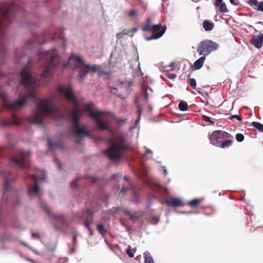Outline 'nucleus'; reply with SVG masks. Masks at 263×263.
<instances>
[{"instance_id":"obj_47","label":"nucleus","mask_w":263,"mask_h":263,"mask_svg":"<svg viewBox=\"0 0 263 263\" xmlns=\"http://www.w3.org/2000/svg\"><path fill=\"white\" fill-rule=\"evenodd\" d=\"M55 162L58 165L59 169L62 168V164L58 159H55Z\"/></svg>"},{"instance_id":"obj_38","label":"nucleus","mask_w":263,"mask_h":263,"mask_svg":"<svg viewBox=\"0 0 263 263\" xmlns=\"http://www.w3.org/2000/svg\"><path fill=\"white\" fill-rule=\"evenodd\" d=\"M230 118L232 120H233L234 119H236L239 121H241L242 119L241 117L240 116H239L238 115H236L231 116Z\"/></svg>"},{"instance_id":"obj_20","label":"nucleus","mask_w":263,"mask_h":263,"mask_svg":"<svg viewBox=\"0 0 263 263\" xmlns=\"http://www.w3.org/2000/svg\"><path fill=\"white\" fill-rule=\"evenodd\" d=\"M224 139L222 142H220V145L218 146L222 148H228L232 145L233 142V137L232 136V138H229Z\"/></svg>"},{"instance_id":"obj_45","label":"nucleus","mask_w":263,"mask_h":263,"mask_svg":"<svg viewBox=\"0 0 263 263\" xmlns=\"http://www.w3.org/2000/svg\"><path fill=\"white\" fill-rule=\"evenodd\" d=\"M0 79H2L3 80H7V77L5 75H4L1 70H0Z\"/></svg>"},{"instance_id":"obj_25","label":"nucleus","mask_w":263,"mask_h":263,"mask_svg":"<svg viewBox=\"0 0 263 263\" xmlns=\"http://www.w3.org/2000/svg\"><path fill=\"white\" fill-rule=\"evenodd\" d=\"M178 107L179 109L181 111H185L187 110L188 107V105L187 103L185 101H181L178 105Z\"/></svg>"},{"instance_id":"obj_46","label":"nucleus","mask_w":263,"mask_h":263,"mask_svg":"<svg viewBox=\"0 0 263 263\" xmlns=\"http://www.w3.org/2000/svg\"><path fill=\"white\" fill-rule=\"evenodd\" d=\"M231 4H232L234 5L237 6L238 5V0H230Z\"/></svg>"},{"instance_id":"obj_13","label":"nucleus","mask_w":263,"mask_h":263,"mask_svg":"<svg viewBox=\"0 0 263 263\" xmlns=\"http://www.w3.org/2000/svg\"><path fill=\"white\" fill-rule=\"evenodd\" d=\"M29 177H30L31 179H32L34 181V186H32L31 185L28 186V194L29 195H31L33 194L36 195L40 198V188L38 186L37 181L41 180H44L45 177V174L43 173V176L40 177H37L34 174H32L29 175Z\"/></svg>"},{"instance_id":"obj_12","label":"nucleus","mask_w":263,"mask_h":263,"mask_svg":"<svg viewBox=\"0 0 263 263\" xmlns=\"http://www.w3.org/2000/svg\"><path fill=\"white\" fill-rule=\"evenodd\" d=\"M229 138H232V136L225 132L215 130L209 136V140L212 144L218 146L221 140Z\"/></svg>"},{"instance_id":"obj_26","label":"nucleus","mask_w":263,"mask_h":263,"mask_svg":"<svg viewBox=\"0 0 263 263\" xmlns=\"http://www.w3.org/2000/svg\"><path fill=\"white\" fill-rule=\"evenodd\" d=\"M252 126L255 128L257 129L259 132H263V125L258 122H253L252 123Z\"/></svg>"},{"instance_id":"obj_43","label":"nucleus","mask_w":263,"mask_h":263,"mask_svg":"<svg viewBox=\"0 0 263 263\" xmlns=\"http://www.w3.org/2000/svg\"><path fill=\"white\" fill-rule=\"evenodd\" d=\"M123 211L125 215L128 216L129 217L132 214V212L128 210L124 209L123 210Z\"/></svg>"},{"instance_id":"obj_16","label":"nucleus","mask_w":263,"mask_h":263,"mask_svg":"<svg viewBox=\"0 0 263 263\" xmlns=\"http://www.w3.org/2000/svg\"><path fill=\"white\" fill-rule=\"evenodd\" d=\"M250 43L256 48L258 49L260 48L263 44V34L260 33L258 36H253Z\"/></svg>"},{"instance_id":"obj_32","label":"nucleus","mask_w":263,"mask_h":263,"mask_svg":"<svg viewBox=\"0 0 263 263\" xmlns=\"http://www.w3.org/2000/svg\"><path fill=\"white\" fill-rule=\"evenodd\" d=\"M147 89H149L151 90H152V89L149 87L142 88V93H143V95H144V99L146 102H147L148 101V96H147Z\"/></svg>"},{"instance_id":"obj_48","label":"nucleus","mask_w":263,"mask_h":263,"mask_svg":"<svg viewBox=\"0 0 263 263\" xmlns=\"http://www.w3.org/2000/svg\"><path fill=\"white\" fill-rule=\"evenodd\" d=\"M31 236L34 238H39V235L35 233L32 232Z\"/></svg>"},{"instance_id":"obj_41","label":"nucleus","mask_w":263,"mask_h":263,"mask_svg":"<svg viewBox=\"0 0 263 263\" xmlns=\"http://www.w3.org/2000/svg\"><path fill=\"white\" fill-rule=\"evenodd\" d=\"M137 111H138V114H139V118L136 120V123L138 122L139 120L140 119V116H141V111H142L141 108L140 107H138Z\"/></svg>"},{"instance_id":"obj_3","label":"nucleus","mask_w":263,"mask_h":263,"mask_svg":"<svg viewBox=\"0 0 263 263\" xmlns=\"http://www.w3.org/2000/svg\"><path fill=\"white\" fill-rule=\"evenodd\" d=\"M58 90L64 95L67 101L71 103L73 106V110L69 112L68 115L69 117L73 122V130L79 135L89 136V132L86 130L84 127H81L79 125L80 117L83 115L84 110L80 107V103L75 98L71 88L59 86L58 87Z\"/></svg>"},{"instance_id":"obj_22","label":"nucleus","mask_w":263,"mask_h":263,"mask_svg":"<svg viewBox=\"0 0 263 263\" xmlns=\"http://www.w3.org/2000/svg\"><path fill=\"white\" fill-rule=\"evenodd\" d=\"M143 255L145 263H155L152 256L148 251H145Z\"/></svg>"},{"instance_id":"obj_62","label":"nucleus","mask_w":263,"mask_h":263,"mask_svg":"<svg viewBox=\"0 0 263 263\" xmlns=\"http://www.w3.org/2000/svg\"><path fill=\"white\" fill-rule=\"evenodd\" d=\"M95 181H96V180H95V179H93V182H95Z\"/></svg>"},{"instance_id":"obj_10","label":"nucleus","mask_w":263,"mask_h":263,"mask_svg":"<svg viewBox=\"0 0 263 263\" xmlns=\"http://www.w3.org/2000/svg\"><path fill=\"white\" fill-rule=\"evenodd\" d=\"M218 47L217 43L210 40H205L199 43L197 51L200 55L206 57L213 51L217 50Z\"/></svg>"},{"instance_id":"obj_42","label":"nucleus","mask_w":263,"mask_h":263,"mask_svg":"<svg viewBox=\"0 0 263 263\" xmlns=\"http://www.w3.org/2000/svg\"><path fill=\"white\" fill-rule=\"evenodd\" d=\"M127 187L125 186L124 185H123V186L122 187V188L120 191V193H122L123 195H124L126 193V192H127Z\"/></svg>"},{"instance_id":"obj_55","label":"nucleus","mask_w":263,"mask_h":263,"mask_svg":"<svg viewBox=\"0 0 263 263\" xmlns=\"http://www.w3.org/2000/svg\"><path fill=\"white\" fill-rule=\"evenodd\" d=\"M124 180H125L126 181V182H127V184H128L129 183V180H128V178H127L126 176H124Z\"/></svg>"},{"instance_id":"obj_57","label":"nucleus","mask_w":263,"mask_h":263,"mask_svg":"<svg viewBox=\"0 0 263 263\" xmlns=\"http://www.w3.org/2000/svg\"><path fill=\"white\" fill-rule=\"evenodd\" d=\"M170 78L172 79L175 77V75L174 74H170L169 76Z\"/></svg>"},{"instance_id":"obj_53","label":"nucleus","mask_w":263,"mask_h":263,"mask_svg":"<svg viewBox=\"0 0 263 263\" xmlns=\"http://www.w3.org/2000/svg\"><path fill=\"white\" fill-rule=\"evenodd\" d=\"M119 209V208H117V209H115V208H113L111 209V211H112V213H115Z\"/></svg>"},{"instance_id":"obj_37","label":"nucleus","mask_w":263,"mask_h":263,"mask_svg":"<svg viewBox=\"0 0 263 263\" xmlns=\"http://www.w3.org/2000/svg\"><path fill=\"white\" fill-rule=\"evenodd\" d=\"M128 32H125V30H123V32H120L117 34L116 36L117 39H120L123 37L124 35L127 34Z\"/></svg>"},{"instance_id":"obj_7","label":"nucleus","mask_w":263,"mask_h":263,"mask_svg":"<svg viewBox=\"0 0 263 263\" xmlns=\"http://www.w3.org/2000/svg\"><path fill=\"white\" fill-rule=\"evenodd\" d=\"M85 111L88 112L90 117L94 119L96 125L101 130L108 129V125L101 120V116L105 112L98 110L92 102L84 105Z\"/></svg>"},{"instance_id":"obj_39","label":"nucleus","mask_w":263,"mask_h":263,"mask_svg":"<svg viewBox=\"0 0 263 263\" xmlns=\"http://www.w3.org/2000/svg\"><path fill=\"white\" fill-rule=\"evenodd\" d=\"M79 179V178H77L75 180H74L72 183H71V187L72 188H77L78 187V185L77 184V182L78 181V180Z\"/></svg>"},{"instance_id":"obj_56","label":"nucleus","mask_w":263,"mask_h":263,"mask_svg":"<svg viewBox=\"0 0 263 263\" xmlns=\"http://www.w3.org/2000/svg\"><path fill=\"white\" fill-rule=\"evenodd\" d=\"M63 30L61 31V32L60 33V34H59V37H60V38H63Z\"/></svg>"},{"instance_id":"obj_60","label":"nucleus","mask_w":263,"mask_h":263,"mask_svg":"<svg viewBox=\"0 0 263 263\" xmlns=\"http://www.w3.org/2000/svg\"><path fill=\"white\" fill-rule=\"evenodd\" d=\"M31 63V60H29L28 64H30Z\"/></svg>"},{"instance_id":"obj_54","label":"nucleus","mask_w":263,"mask_h":263,"mask_svg":"<svg viewBox=\"0 0 263 263\" xmlns=\"http://www.w3.org/2000/svg\"><path fill=\"white\" fill-rule=\"evenodd\" d=\"M34 42V41L33 40H30L28 41V44H33Z\"/></svg>"},{"instance_id":"obj_61","label":"nucleus","mask_w":263,"mask_h":263,"mask_svg":"<svg viewBox=\"0 0 263 263\" xmlns=\"http://www.w3.org/2000/svg\"><path fill=\"white\" fill-rule=\"evenodd\" d=\"M2 148L0 147V153H1Z\"/></svg>"},{"instance_id":"obj_35","label":"nucleus","mask_w":263,"mask_h":263,"mask_svg":"<svg viewBox=\"0 0 263 263\" xmlns=\"http://www.w3.org/2000/svg\"><path fill=\"white\" fill-rule=\"evenodd\" d=\"M126 253L127 254V255H128V256L130 258H132L134 256V253H133L132 252V249H131V247L130 246H129L128 247V248L126 250Z\"/></svg>"},{"instance_id":"obj_4","label":"nucleus","mask_w":263,"mask_h":263,"mask_svg":"<svg viewBox=\"0 0 263 263\" xmlns=\"http://www.w3.org/2000/svg\"><path fill=\"white\" fill-rule=\"evenodd\" d=\"M16 9V6L12 2L0 4V54L2 56H4L6 52L3 37L6 26L11 23Z\"/></svg>"},{"instance_id":"obj_1","label":"nucleus","mask_w":263,"mask_h":263,"mask_svg":"<svg viewBox=\"0 0 263 263\" xmlns=\"http://www.w3.org/2000/svg\"><path fill=\"white\" fill-rule=\"evenodd\" d=\"M40 61H44L45 68L40 76L39 80L37 78L33 77L29 69L24 68L20 73L21 80L18 87L23 86L25 93L24 97L10 103L8 95L4 91L3 86H0V99L3 101V107L10 111H15L22 108L26 104L29 98L35 97V88L39 85H45L49 77L52 74V71L55 68V48L50 51H41L39 52Z\"/></svg>"},{"instance_id":"obj_44","label":"nucleus","mask_w":263,"mask_h":263,"mask_svg":"<svg viewBox=\"0 0 263 263\" xmlns=\"http://www.w3.org/2000/svg\"><path fill=\"white\" fill-rule=\"evenodd\" d=\"M129 218L131 220L135 221L137 220V217L136 216V214L133 213H132V214L129 216Z\"/></svg>"},{"instance_id":"obj_18","label":"nucleus","mask_w":263,"mask_h":263,"mask_svg":"<svg viewBox=\"0 0 263 263\" xmlns=\"http://www.w3.org/2000/svg\"><path fill=\"white\" fill-rule=\"evenodd\" d=\"M165 203L168 206H172L173 207H177L183 205L182 201L177 198H173L169 200H166Z\"/></svg>"},{"instance_id":"obj_33","label":"nucleus","mask_w":263,"mask_h":263,"mask_svg":"<svg viewBox=\"0 0 263 263\" xmlns=\"http://www.w3.org/2000/svg\"><path fill=\"white\" fill-rule=\"evenodd\" d=\"M235 138L238 142H241L244 140L245 137L242 134H237Z\"/></svg>"},{"instance_id":"obj_50","label":"nucleus","mask_w":263,"mask_h":263,"mask_svg":"<svg viewBox=\"0 0 263 263\" xmlns=\"http://www.w3.org/2000/svg\"><path fill=\"white\" fill-rule=\"evenodd\" d=\"M222 3V0H215V6L220 4Z\"/></svg>"},{"instance_id":"obj_51","label":"nucleus","mask_w":263,"mask_h":263,"mask_svg":"<svg viewBox=\"0 0 263 263\" xmlns=\"http://www.w3.org/2000/svg\"><path fill=\"white\" fill-rule=\"evenodd\" d=\"M76 241H77V235H74V236L73 237V241L75 243H76Z\"/></svg>"},{"instance_id":"obj_49","label":"nucleus","mask_w":263,"mask_h":263,"mask_svg":"<svg viewBox=\"0 0 263 263\" xmlns=\"http://www.w3.org/2000/svg\"><path fill=\"white\" fill-rule=\"evenodd\" d=\"M13 84H15V81L14 80L9 81L7 83L8 86H12Z\"/></svg>"},{"instance_id":"obj_19","label":"nucleus","mask_w":263,"mask_h":263,"mask_svg":"<svg viewBox=\"0 0 263 263\" xmlns=\"http://www.w3.org/2000/svg\"><path fill=\"white\" fill-rule=\"evenodd\" d=\"M205 60V57L202 56L200 57L199 59H198L197 60H196L193 65L194 68L195 70H198L200 69L204 62V61Z\"/></svg>"},{"instance_id":"obj_8","label":"nucleus","mask_w":263,"mask_h":263,"mask_svg":"<svg viewBox=\"0 0 263 263\" xmlns=\"http://www.w3.org/2000/svg\"><path fill=\"white\" fill-rule=\"evenodd\" d=\"M73 58L76 62V66L80 69L79 77L81 82H83V78L85 77L89 71H92L96 72L99 68V67L96 65L90 66L85 64L83 59L79 56L74 55Z\"/></svg>"},{"instance_id":"obj_36","label":"nucleus","mask_w":263,"mask_h":263,"mask_svg":"<svg viewBox=\"0 0 263 263\" xmlns=\"http://www.w3.org/2000/svg\"><path fill=\"white\" fill-rule=\"evenodd\" d=\"M202 119L205 121V122H210L211 123V124H214V122L212 121L211 120V118L207 116H205V115H203L202 116Z\"/></svg>"},{"instance_id":"obj_2","label":"nucleus","mask_w":263,"mask_h":263,"mask_svg":"<svg viewBox=\"0 0 263 263\" xmlns=\"http://www.w3.org/2000/svg\"><path fill=\"white\" fill-rule=\"evenodd\" d=\"M55 96L45 99L40 101L37 109L34 110L31 115L28 117L27 120L30 123L42 125L45 115L58 119L62 117L61 110L57 106Z\"/></svg>"},{"instance_id":"obj_23","label":"nucleus","mask_w":263,"mask_h":263,"mask_svg":"<svg viewBox=\"0 0 263 263\" xmlns=\"http://www.w3.org/2000/svg\"><path fill=\"white\" fill-rule=\"evenodd\" d=\"M97 230L102 236H104L107 234V230L105 229L103 224H99L97 225Z\"/></svg>"},{"instance_id":"obj_5","label":"nucleus","mask_w":263,"mask_h":263,"mask_svg":"<svg viewBox=\"0 0 263 263\" xmlns=\"http://www.w3.org/2000/svg\"><path fill=\"white\" fill-rule=\"evenodd\" d=\"M128 148V144L125 138L121 135H117L105 153L110 160H117L122 157Z\"/></svg>"},{"instance_id":"obj_31","label":"nucleus","mask_w":263,"mask_h":263,"mask_svg":"<svg viewBox=\"0 0 263 263\" xmlns=\"http://www.w3.org/2000/svg\"><path fill=\"white\" fill-rule=\"evenodd\" d=\"M189 83L190 86L194 89H196V81L194 78H191L189 80Z\"/></svg>"},{"instance_id":"obj_24","label":"nucleus","mask_w":263,"mask_h":263,"mask_svg":"<svg viewBox=\"0 0 263 263\" xmlns=\"http://www.w3.org/2000/svg\"><path fill=\"white\" fill-rule=\"evenodd\" d=\"M48 148L50 150H53L54 147H60V145L59 143H53L52 140L49 138L48 139Z\"/></svg>"},{"instance_id":"obj_30","label":"nucleus","mask_w":263,"mask_h":263,"mask_svg":"<svg viewBox=\"0 0 263 263\" xmlns=\"http://www.w3.org/2000/svg\"><path fill=\"white\" fill-rule=\"evenodd\" d=\"M138 12L135 10H132L127 13V16L129 17L136 18L137 16Z\"/></svg>"},{"instance_id":"obj_58","label":"nucleus","mask_w":263,"mask_h":263,"mask_svg":"<svg viewBox=\"0 0 263 263\" xmlns=\"http://www.w3.org/2000/svg\"><path fill=\"white\" fill-rule=\"evenodd\" d=\"M146 153L147 154H152V151H151V150L148 149H146Z\"/></svg>"},{"instance_id":"obj_34","label":"nucleus","mask_w":263,"mask_h":263,"mask_svg":"<svg viewBox=\"0 0 263 263\" xmlns=\"http://www.w3.org/2000/svg\"><path fill=\"white\" fill-rule=\"evenodd\" d=\"M123 84H125V83L122 82L120 85H119L118 86V87H112L110 89V91L112 93H114V94H116L117 93V90L118 89H120L122 88V85H123Z\"/></svg>"},{"instance_id":"obj_6","label":"nucleus","mask_w":263,"mask_h":263,"mask_svg":"<svg viewBox=\"0 0 263 263\" xmlns=\"http://www.w3.org/2000/svg\"><path fill=\"white\" fill-rule=\"evenodd\" d=\"M141 28L144 32H151L152 35L147 38V40L158 39L161 37L166 30L165 25L162 26L161 24L153 25L152 20L148 18L144 24H142Z\"/></svg>"},{"instance_id":"obj_17","label":"nucleus","mask_w":263,"mask_h":263,"mask_svg":"<svg viewBox=\"0 0 263 263\" xmlns=\"http://www.w3.org/2000/svg\"><path fill=\"white\" fill-rule=\"evenodd\" d=\"M246 2L256 11L263 12V2H258L257 0H246Z\"/></svg>"},{"instance_id":"obj_27","label":"nucleus","mask_w":263,"mask_h":263,"mask_svg":"<svg viewBox=\"0 0 263 263\" xmlns=\"http://www.w3.org/2000/svg\"><path fill=\"white\" fill-rule=\"evenodd\" d=\"M216 6L219 7V10L221 12L225 13L228 11L226 5L224 3H221L220 4L216 5Z\"/></svg>"},{"instance_id":"obj_28","label":"nucleus","mask_w":263,"mask_h":263,"mask_svg":"<svg viewBox=\"0 0 263 263\" xmlns=\"http://www.w3.org/2000/svg\"><path fill=\"white\" fill-rule=\"evenodd\" d=\"M201 200L198 199H195L189 202V205L191 207H196L200 202Z\"/></svg>"},{"instance_id":"obj_52","label":"nucleus","mask_w":263,"mask_h":263,"mask_svg":"<svg viewBox=\"0 0 263 263\" xmlns=\"http://www.w3.org/2000/svg\"><path fill=\"white\" fill-rule=\"evenodd\" d=\"M137 30H138V29H137V28H133L131 30L132 32H133V33H135V32H137Z\"/></svg>"},{"instance_id":"obj_21","label":"nucleus","mask_w":263,"mask_h":263,"mask_svg":"<svg viewBox=\"0 0 263 263\" xmlns=\"http://www.w3.org/2000/svg\"><path fill=\"white\" fill-rule=\"evenodd\" d=\"M214 24L208 20H204L203 22V27L206 31L212 30L214 28Z\"/></svg>"},{"instance_id":"obj_15","label":"nucleus","mask_w":263,"mask_h":263,"mask_svg":"<svg viewBox=\"0 0 263 263\" xmlns=\"http://www.w3.org/2000/svg\"><path fill=\"white\" fill-rule=\"evenodd\" d=\"M42 206L48 214L49 217L54 219L59 220L62 222L64 221L63 216L62 215H55L50 210V208L45 203H42Z\"/></svg>"},{"instance_id":"obj_29","label":"nucleus","mask_w":263,"mask_h":263,"mask_svg":"<svg viewBox=\"0 0 263 263\" xmlns=\"http://www.w3.org/2000/svg\"><path fill=\"white\" fill-rule=\"evenodd\" d=\"M92 222V217H91L90 218V219H89V218L88 217L85 221L84 222V226H85V227H86L88 230L90 232H91V230L89 227V225Z\"/></svg>"},{"instance_id":"obj_14","label":"nucleus","mask_w":263,"mask_h":263,"mask_svg":"<svg viewBox=\"0 0 263 263\" xmlns=\"http://www.w3.org/2000/svg\"><path fill=\"white\" fill-rule=\"evenodd\" d=\"M21 121L18 118L15 114H13L11 119H7L0 122V126H8L12 125H18Z\"/></svg>"},{"instance_id":"obj_9","label":"nucleus","mask_w":263,"mask_h":263,"mask_svg":"<svg viewBox=\"0 0 263 263\" xmlns=\"http://www.w3.org/2000/svg\"><path fill=\"white\" fill-rule=\"evenodd\" d=\"M30 152L20 151L16 156L11 158V163L21 168H29L30 167Z\"/></svg>"},{"instance_id":"obj_59","label":"nucleus","mask_w":263,"mask_h":263,"mask_svg":"<svg viewBox=\"0 0 263 263\" xmlns=\"http://www.w3.org/2000/svg\"><path fill=\"white\" fill-rule=\"evenodd\" d=\"M164 172L165 174H166V171L165 170L164 171Z\"/></svg>"},{"instance_id":"obj_11","label":"nucleus","mask_w":263,"mask_h":263,"mask_svg":"<svg viewBox=\"0 0 263 263\" xmlns=\"http://www.w3.org/2000/svg\"><path fill=\"white\" fill-rule=\"evenodd\" d=\"M6 173L2 169V164L0 162V176H4L6 178L4 185V193L2 200L3 201H6L9 196L11 194H15V191L11 186V183L12 181L13 177L9 172Z\"/></svg>"},{"instance_id":"obj_40","label":"nucleus","mask_w":263,"mask_h":263,"mask_svg":"<svg viewBox=\"0 0 263 263\" xmlns=\"http://www.w3.org/2000/svg\"><path fill=\"white\" fill-rule=\"evenodd\" d=\"M133 196L135 198V202H136L137 203H138L139 201V196H138V195L136 193L134 192L133 193Z\"/></svg>"}]
</instances>
